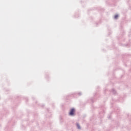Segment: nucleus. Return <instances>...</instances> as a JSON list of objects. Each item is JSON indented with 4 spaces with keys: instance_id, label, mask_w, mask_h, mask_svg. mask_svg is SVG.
Listing matches in <instances>:
<instances>
[{
    "instance_id": "nucleus-1",
    "label": "nucleus",
    "mask_w": 131,
    "mask_h": 131,
    "mask_svg": "<svg viewBox=\"0 0 131 131\" xmlns=\"http://www.w3.org/2000/svg\"><path fill=\"white\" fill-rule=\"evenodd\" d=\"M69 115L70 116H74L75 115V108H72L70 110V111L69 112Z\"/></svg>"
},
{
    "instance_id": "nucleus-2",
    "label": "nucleus",
    "mask_w": 131,
    "mask_h": 131,
    "mask_svg": "<svg viewBox=\"0 0 131 131\" xmlns=\"http://www.w3.org/2000/svg\"><path fill=\"white\" fill-rule=\"evenodd\" d=\"M77 127L78 129H80L81 128L80 127V125H79V123H76Z\"/></svg>"
},
{
    "instance_id": "nucleus-3",
    "label": "nucleus",
    "mask_w": 131,
    "mask_h": 131,
    "mask_svg": "<svg viewBox=\"0 0 131 131\" xmlns=\"http://www.w3.org/2000/svg\"><path fill=\"white\" fill-rule=\"evenodd\" d=\"M112 93H113V94L114 95H115V94H116V91H115V90L112 89Z\"/></svg>"
},
{
    "instance_id": "nucleus-4",
    "label": "nucleus",
    "mask_w": 131,
    "mask_h": 131,
    "mask_svg": "<svg viewBox=\"0 0 131 131\" xmlns=\"http://www.w3.org/2000/svg\"><path fill=\"white\" fill-rule=\"evenodd\" d=\"M77 95H78V96H81L82 95V94L81 93V92H79V93H77Z\"/></svg>"
},
{
    "instance_id": "nucleus-5",
    "label": "nucleus",
    "mask_w": 131,
    "mask_h": 131,
    "mask_svg": "<svg viewBox=\"0 0 131 131\" xmlns=\"http://www.w3.org/2000/svg\"><path fill=\"white\" fill-rule=\"evenodd\" d=\"M118 17V14H116V15H115L114 18L115 19H117Z\"/></svg>"
}]
</instances>
